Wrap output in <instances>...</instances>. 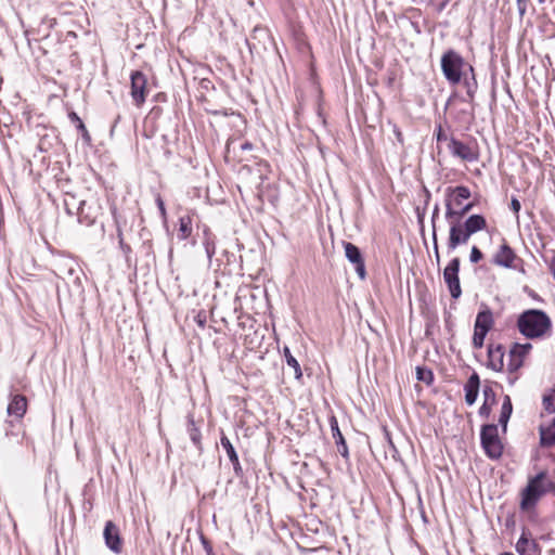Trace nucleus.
Here are the masks:
<instances>
[{
	"mask_svg": "<svg viewBox=\"0 0 555 555\" xmlns=\"http://www.w3.org/2000/svg\"><path fill=\"white\" fill-rule=\"evenodd\" d=\"M517 328L526 338H541L551 331L552 321L544 311L528 309L519 314Z\"/></svg>",
	"mask_w": 555,
	"mask_h": 555,
	"instance_id": "f257e3e1",
	"label": "nucleus"
},
{
	"mask_svg": "<svg viewBox=\"0 0 555 555\" xmlns=\"http://www.w3.org/2000/svg\"><path fill=\"white\" fill-rule=\"evenodd\" d=\"M470 197L468 188L460 185L454 189H448V198L446 201V218L452 220L460 219L465 216L472 208L473 204L464 205V201Z\"/></svg>",
	"mask_w": 555,
	"mask_h": 555,
	"instance_id": "f03ea898",
	"label": "nucleus"
},
{
	"mask_svg": "<svg viewBox=\"0 0 555 555\" xmlns=\"http://www.w3.org/2000/svg\"><path fill=\"white\" fill-rule=\"evenodd\" d=\"M466 67L473 72V67L465 63L464 59L454 50H448L443 53L441 57V69L450 83H459Z\"/></svg>",
	"mask_w": 555,
	"mask_h": 555,
	"instance_id": "7ed1b4c3",
	"label": "nucleus"
},
{
	"mask_svg": "<svg viewBox=\"0 0 555 555\" xmlns=\"http://www.w3.org/2000/svg\"><path fill=\"white\" fill-rule=\"evenodd\" d=\"M546 474L539 473L528 481L527 487L521 491L520 509L524 512L532 509L543 494L547 492L545 483Z\"/></svg>",
	"mask_w": 555,
	"mask_h": 555,
	"instance_id": "20e7f679",
	"label": "nucleus"
},
{
	"mask_svg": "<svg viewBox=\"0 0 555 555\" xmlns=\"http://www.w3.org/2000/svg\"><path fill=\"white\" fill-rule=\"evenodd\" d=\"M481 446L486 454L491 459H499L503 453V444L494 424L485 425L480 433Z\"/></svg>",
	"mask_w": 555,
	"mask_h": 555,
	"instance_id": "39448f33",
	"label": "nucleus"
},
{
	"mask_svg": "<svg viewBox=\"0 0 555 555\" xmlns=\"http://www.w3.org/2000/svg\"><path fill=\"white\" fill-rule=\"evenodd\" d=\"M460 259L453 258L443 270V280L448 286L452 298L457 299L462 295V288L459 278Z\"/></svg>",
	"mask_w": 555,
	"mask_h": 555,
	"instance_id": "423d86ee",
	"label": "nucleus"
},
{
	"mask_svg": "<svg viewBox=\"0 0 555 555\" xmlns=\"http://www.w3.org/2000/svg\"><path fill=\"white\" fill-rule=\"evenodd\" d=\"M448 150L452 156L460 158L463 162L473 163L478 159V152L474 146L457 140L454 137L450 138L448 142Z\"/></svg>",
	"mask_w": 555,
	"mask_h": 555,
	"instance_id": "0eeeda50",
	"label": "nucleus"
},
{
	"mask_svg": "<svg viewBox=\"0 0 555 555\" xmlns=\"http://www.w3.org/2000/svg\"><path fill=\"white\" fill-rule=\"evenodd\" d=\"M531 349L532 345L530 343L513 344L508 352L507 371L509 373L517 372L524 365V361Z\"/></svg>",
	"mask_w": 555,
	"mask_h": 555,
	"instance_id": "6e6552de",
	"label": "nucleus"
},
{
	"mask_svg": "<svg viewBox=\"0 0 555 555\" xmlns=\"http://www.w3.org/2000/svg\"><path fill=\"white\" fill-rule=\"evenodd\" d=\"M131 79V98L137 106H141L145 102L147 93V79L146 76L135 70L130 76Z\"/></svg>",
	"mask_w": 555,
	"mask_h": 555,
	"instance_id": "1a4fd4ad",
	"label": "nucleus"
},
{
	"mask_svg": "<svg viewBox=\"0 0 555 555\" xmlns=\"http://www.w3.org/2000/svg\"><path fill=\"white\" fill-rule=\"evenodd\" d=\"M472 235L473 234L469 231L467 232V229L460 221H451L448 248L454 250L457 246L466 244Z\"/></svg>",
	"mask_w": 555,
	"mask_h": 555,
	"instance_id": "9d476101",
	"label": "nucleus"
},
{
	"mask_svg": "<svg viewBox=\"0 0 555 555\" xmlns=\"http://www.w3.org/2000/svg\"><path fill=\"white\" fill-rule=\"evenodd\" d=\"M104 540L106 546L114 553L120 554L122 551V542L118 527L111 520L106 521L104 531Z\"/></svg>",
	"mask_w": 555,
	"mask_h": 555,
	"instance_id": "9b49d317",
	"label": "nucleus"
},
{
	"mask_svg": "<svg viewBox=\"0 0 555 555\" xmlns=\"http://www.w3.org/2000/svg\"><path fill=\"white\" fill-rule=\"evenodd\" d=\"M518 260L514 250L506 243L501 245L493 257V263L504 268H516L515 262Z\"/></svg>",
	"mask_w": 555,
	"mask_h": 555,
	"instance_id": "f8f14e48",
	"label": "nucleus"
},
{
	"mask_svg": "<svg viewBox=\"0 0 555 555\" xmlns=\"http://www.w3.org/2000/svg\"><path fill=\"white\" fill-rule=\"evenodd\" d=\"M27 411V399L23 395H14L8 404L7 413L16 420L23 418Z\"/></svg>",
	"mask_w": 555,
	"mask_h": 555,
	"instance_id": "ddd939ff",
	"label": "nucleus"
},
{
	"mask_svg": "<svg viewBox=\"0 0 555 555\" xmlns=\"http://www.w3.org/2000/svg\"><path fill=\"white\" fill-rule=\"evenodd\" d=\"M488 366L500 372L504 367V349L501 345L488 346Z\"/></svg>",
	"mask_w": 555,
	"mask_h": 555,
	"instance_id": "4468645a",
	"label": "nucleus"
},
{
	"mask_svg": "<svg viewBox=\"0 0 555 555\" xmlns=\"http://www.w3.org/2000/svg\"><path fill=\"white\" fill-rule=\"evenodd\" d=\"M480 379L477 373H473L464 386L465 402L473 405L478 397Z\"/></svg>",
	"mask_w": 555,
	"mask_h": 555,
	"instance_id": "2eb2a0df",
	"label": "nucleus"
},
{
	"mask_svg": "<svg viewBox=\"0 0 555 555\" xmlns=\"http://www.w3.org/2000/svg\"><path fill=\"white\" fill-rule=\"evenodd\" d=\"M494 320L490 309L486 308L478 312L474 328L479 331L489 332L493 326Z\"/></svg>",
	"mask_w": 555,
	"mask_h": 555,
	"instance_id": "dca6fc26",
	"label": "nucleus"
},
{
	"mask_svg": "<svg viewBox=\"0 0 555 555\" xmlns=\"http://www.w3.org/2000/svg\"><path fill=\"white\" fill-rule=\"evenodd\" d=\"M516 551L519 555H538L535 543L527 537L525 531L516 543Z\"/></svg>",
	"mask_w": 555,
	"mask_h": 555,
	"instance_id": "f3484780",
	"label": "nucleus"
},
{
	"mask_svg": "<svg viewBox=\"0 0 555 555\" xmlns=\"http://www.w3.org/2000/svg\"><path fill=\"white\" fill-rule=\"evenodd\" d=\"M540 443L542 447L555 444V417L547 426L540 427Z\"/></svg>",
	"mask_w": 555,
	"mask_h": 555,
	"instance_id": "a211bd4d",
	"label": "nucleus"
},
{
	"mask_svg": "<svg viewBox=\"0 0 555 555\" xmlns=\"http://www.w3.org/2000/svg\"><path fill=\"white\" fill-rule=\"evenodd\" d=\"M462 224L467 229V232L475 234L486 229L487 221L481 215H472Z\"/></svg>",
	"mask_w": 555,
	"mask_h": 555,
	"instance_id": "6ab92c4d",
	"label": "nucleus"
},
{
	"mask_svg": "<svg viewBox=\"0 0 555 555\" xmlns=\"http://www.w3.org/2000/svg\"><path fill=\"white\" fill-rule=\"evenodd\" d=\"M284 357L287 363V366L293 370L294 376L296 379H300L302 376L301 367L296 358L291 353V350L288 347H284L283 349Z\"/></svg>",
	"mask_w": 555,
	"mask_h": 555,
	"instance_id": "aec40b11",
	"label": "nucleus"
},
{
	"mask_svg": "<svg viewBox=\"0 0 555 555\" xmlns=\"http://www.w3.org/2000/svg\"><path fill=\"white\" fill-rule=\"evenodd\" d=\"M344 247H345V255L351 263L356 264V263H360L361 261H363L361 251L356 245H353L352 243L346 242V243H344Z\"/></svg>",
	"mask_w": 555,
	"mask_h": 555,
	"instance_id": "412c9836",
	"label": "nucleus"
},
{
	"mask_svg": "<svg viewBox=\"0 0 555 555\" xmlns=\"http://www.w3.org/2000/svg\"><path fill=\"white\" fill-rule=\"evenodd\" d=\"M513 411L512 402L508 396L505 397L504 402L501 408V414L499 418V424L503 427V429H506L507 422L511 417Z\"/></svg>",
	"mask_w": 555,
	"mask_h": 555,
	"instance_id": "4be33fe9",
	"label": "nucleus"
},
{
	"mask_svg": "<svg viewBox=\"0 0 555 555\" xmlns=\"http://www.w3.org/2000/svg\"><path fill=\"white\" fill-rule=\"evenodd\" d=\"M192 233L191 218L181 217L179 219L178 238L183 241L186 240Z\"/></svg>",
	"mask_w": 555,
	"mask_h": 555,
	"instance_id": "5701e85b",
	"label": "nucleus"
},
{
	"mask_svg": "<svg viewBox=\"0 0 555 555\" xmlns=\"http://www.w3.org/2000/svg\"><path fill=\"white\" fill-rule=\"evenodd\" d=\"M220 442H221L222 448L225 450L227 455H228L229 460L231 461V463L236 464V459L238 456H237V453H236L233 444L231 443L230 439L227 436L222 435Z\"/></svg>",
	"mask_w": 555,
	"mask_h": 555,
	"instance_id": "b1692460",
	"label": "nucleus"
},
{
	"mask_svg": "<svg viewBox=\"0 0 555 555\" xmlns=\"http://www.w3.org/2000/svg\"><path fill=\"white\" fill-rule=\"evenodd\" d=\"M416 378L429 385L434 380V374L429 369L417 366Z\"/></svg>",
	"mask_w": 555,
	"mask_h": 555,
	"instance_id": "393cba45",
	"label": "nucleus"
},
{
	"mask_svg": "<svg viewBox=\"0 0 555 555\" xmlns=\"http://www.w3.org/2000/svg\"><path fill=\"white\" fill-rule=\"evenodd\" d=\"M543 405L547 412H555V389L543 396Z\"/></svg>",
	"mask_w": 555,
	"mask_h": 555,
	"instance_id": "a878e982",
	"label": "nucleus"
},
{
	"mask_svg": "<svg viewBox=\"0 0 555 555\" xmlns=\"http://www.w3.org/2000/svg\"><path fill=\"white\" fill-rule=\"evenodd\" d=\"M189 435H190V439L192 440V442L198 449H201V438H202V435H201L199 429L195 427V424H194L193 421H191L190 425H189Z\"/></svg>",
	"mask_w": 555,
	"mask_h": 555,
	"instance_id": "bb28decb",
	"label": "nucleus"
},
{
	"mask_svg": "<svg viewBox=\"0 0 555 555\" xmlns=\"http://www.w3.org/2000/svg\"><path fill=\"white\" fill-rule=\"evenodd\" d=\"M487 334H488V332H485V331L482 332V331L474 328V335H473L474 348H476V349L482 348Z\"/></svg>",
	"mask_w": 555,
	"mask_h": 555,
	"instance_id": "cd10ccee",
	"label": "nucleus"
},
{
	"mask_svg": "<svg viewBox=\"0 0 555 555\" xmlns=\"http://www.w3.org/2000/svg\"><path fill=\"white\" fill-rule=\"evenodd\" d=\"M331 430L336 444H339L340 441L345 440L339 430L338 423L335 417L331 418Z\"/></svg>",
	"mask_w": 555,
	"mask_h": 555,
	"instance_id": "c85d7f7f",
	"label": "nucleus"
},
{
	"mask_svg": "<svg viewBox=\"0 0 555 555\" xmlns=\"http://www.w3.org/2000/svg\"><path fill=\"white\" fill-rule=\"evenodd\" d=\"M204 246H205V250H206L207 257L209 259H211L212 256L216 253L215 242L209 236H207L205 238Z\"/></svg>",
	"mask_w": 555,
	"mask_h": 555,
	"instance_id": "c756f323",
	"label": "nucleus"
},
{
	"mask_svg": "<svg viewBox=\"0 0 555 555\" xmlns=\"http://www.w3.org/2000/svg\"><path fill=\"white\" fill-rule=\"evenodd\" d=\"M435 135H436V139H437V142L440 143V142H449V137L448 134L446 133V131L442 129L441 125H439L435 131Z\"/></svg>",
	"mask_w": 555,
	"mask_h": 555,
	"instance_id": "7c9ffc66",
	"label": "nucleus"
},
{
	"mask_svg": "<svg viewBox=\"0 0 555 555\" xmlns=\"http://www.w3.org/2000/svg\"><path fill=\"white\" fill-rule=\"evenodd\" d=\"M483 255L481 253V250L477 247V246H473L472 247V250H470V261L474 262V263H477L478 261H480L482 259Z\"/></svg>",
	"mask_w": 555,
	"mask_h": 555,
	"instance_id": "2f4dec72",
	"label": "nucleus"
},
{
	"mask_svg": "<svg viewBox=\"0 0 555 555\" xmlns=\"http://www.w3.org/2000/svg\"><path fill=\"white\" fill-rule=\"evenodd\" d=\"M509 207L513 210V212L516 215V219L518 220V218H519L518 214L521 208L520 202L516 197H513L511 201Z\"/></svg>",
	"mask_w": 555,
	"mask_h": 555,
	"instance_id": "473e14b6",
	"label": "nucleus"
},
{
	"mask_svg": "<svg viewBox=\"0 0 555 555\" xmlns=\"http://www.w3.org/2000/svg\"><path fill=\"white\" fill-rule=\"evenodd\" d=\"M77 128L81 132L83 140L87 142H90V140H91L90 134H89L85 124L82 122V120H79V125H77Z\"/></svg>",
	"mask_w": 555,
	"mask_h": 555,
	"instance_id": "72a5a7b5",
	"label": "nucleus"
},
{
	"mask_svg": "<svg viewBox=\"0 0 555 555\" xmlns=\"http://www.w3.org/2000/svg\"><path fill=\"white\" fill-rule=\"evenodd\" d=\"M529 0H517V10L519 15L522 17L527 11Z\"/></svg>",
	"mask_w": 555,
	"mask_h": 555,
	"instance_id": "f704fd0d",
	"label": "nucleus"
},
{
	"mask_svg": "<svg viewBox=\"0 0 555 555\" xmlns=\"http://www.w3.org/2000/svg\"><path fill=\"white\" fill-rule=\"evenodd\" d=\"M156 204H157V207L159 209L162 217L165 219L166 218V208H165L164 201L162 199L160 196L156 197Z\"/></svg>",
	"mask_w": 555,
	"mask_h": 555,
	"instance_id": "c9c22d12",
	"label": "nucleus"
},
{
	"mask_svg": "<svg viewBox=\"0 0 555 555\" xmlns=\"http://www.w3.org/2000/svg\"><path fill=\"white\" fill-rule=\"evenodd\" d=\"M356 271L357 273L359 274V276L361 279H364L365 278V266H364V260L361 261L360 263H356Z\"/></svg>",
	"mask_w": 555,
	"mask_h": 555,
	"instance_id": "e433bc0d",
	"label": "nucleus"
},
{
	"mask_svg": "<svg viewBox=\"0 0 555 555\" xmlns=\"http://www.w3.org/2000/svg\"><path fill=\"white\" fill-rule=\"evenodd\" d=\"M337 448L341 456L346 457L348 455V448L345 440L340 441Z\"/></svg>",
	"mask_w": 555,
	"mask_h": 555,
	"instance_id": "4c0bfd02",
	"label": "nucleus"
},
{
	"mask_svg": "<svg viewBox=\"0 0 555 555\" xmlns=\"http://www.w3.org/2000/svg\"><path fill=\"white\" fill-rule=\"evenodd\" d=\"M479 414H480V416H485V417L489 416V414H490V408H489V405L487 404V402H486V401H485V403L480 406V409H479Z\"/></svg>",
	"mask_w": 555,
	"mask_h": 555,
	"instance_id": "58836bf2",
	"label": "nucleus"
},
{
	"mask_svg": "<svg viewBox=\"0 0 555 555\" xmlns=\"http://www.w3.org/2000/svg\"><path fill=\"white\" fill-rule=\"evenodd\" d=\"M433 238H434V250H435L436 259H437V261H439L440 255H439V248H438V243H437V235H436V231L435 230H434V233H433Z\"/></svg>",
	"mask_w": 555,
	"mask_h": 555,
	"instance_id": "ea45409f",
	"label": "nucleus"
},
{
	"mask_svg": "<svg viewBox=\"0 0 555 555\" xmlns=\"http://www.w3.org/2000/svg\"><path fill=\"white\" fill-rule=\"evenodd\" d=\"M233 468L237 476L242 474V466L240 464L238 457L236 459V464H233Z\"/></svg>",
	"mask_w": 555,
	"mask_h": 555,
	"instance_id": "a19ab883",
	"label": "nucleus"
},
{
	"mask_svg": "<svg viewBox=\"0 0 555 555\" xmlns=\"http://www.w3.org/2000/svg\"><path fill=\"white\" fill-rule=\"evenodd\" d=\"M550 270L553 274V278L555 280V255L552 257L551 261H550Z\"/></svg>",
	"mask_w": 555,
	"mask_h": 555,
	"instance_id": "79ce46f5",
	"label": "nucleus"
},
{
	"mask_svg": "<svg viewBox=\"0 0 555 555\" xmlns=\"http://www.w3.org/2000/svg\"><path fill=\"white\" fill-rule=\"evenodd\" d=\"M483 395H485V397H486V401L488 400V398H489L490 396H492V397L494 396V395H493V391H492V389H491L490 387H485V388H483Z\"/></svg>",
	"mask_w": 555,
	"mask_h": 555,
	"instance_id": "37998d69",
	"label": "nucleus"
},
{
	"mask_svg": "<svg viewBox=\"0 0 555 555\" xmlns=\"http://www.w3.org/2000/svg\"><path fill=\"white\" fill-rule=\"evenodd\" d=\"M69 118L72 119V121L77 122V125H79V120H81L74 112L69 114Z\"/></svg>",
	"mask_w": 555,
	"mask_h": 555,
	"instance_id": "c03bdc74",
	"label": "nucleus"
},
{
	"mask_svg": "<svg viewBox=\"0 0 555 555\" xmlns=\"http://www.w3.org/2000/svg\"><path fill=\"white\" fill-rule=\"evenodd\" d=\"M119 120H120V116L118 115V116L116 117V119H115V121H114V124H113L112 128H111V135L114 133L115 128H116V126H117V122H118Z\"/></svg>",
	"mask_w": 555,
	"mask_h": 555,
	"instance_id": "a18cd8bd",
	"label": "nucleus"
},
{
	"mask_svg": "<svg viewBox=\"0 0 555 555\" xmlns=\"http://www.w3.org/2000/svg\"><path fill=\"white\" fill-rule=\"evenodd\" d=\"M467 95L473 99L474 98V90L472 89V87L469 86V83L467 82Z\"/></svg>",
	"mask_w": 555,
	"mask_h": 555,
	"instance_id": "49530a36",
	"label": "nucleus"
},
{
	"mask_svg": "<svg viewBox=\"0 0 555 555\" xmlns=\"http://www.w3.org/2000/svg\"><path fill=\"white\" fill-rule=\"evenodd\" d=\"M395 133H396V138L398 139V141L402 142L403 141L402 133L398 129L395 130Z\"/></svg>",
	"mask_w": 555,
	"mask_h": 555,
	"instance_id": "de8ad7c7",
	"label": "nucleus"
},
{
	"mask_svg": "<svg viewBox=\"0 0 555 555\" xmlns=\"http://www.w3.org/2000/svg\"><path fill=\"white\" fill-rule=\"evenodd\" d=\"M438 214H439V207H438V206H436V207L434 208V211H433V222H435V219H436V217L438 216Z\"/></svg>",
	"mask_w": 555,
	"mask_h": 555,
	"instance_id": "09e8293b",
	"label": "nucleus"
},
{
	"mask_svg": "<svg viewBox=\"0 0 555 555\" xmlns=\"http://www.w3.org/2000/svg\"><path fill=\"white\" fill-rule=\"evenodd\" d=\"M241 147H242V150H251L253 145L250 143L246 142V143L242 144Z\"/></svg>",
	"mask_w": 555,
	"mask_h": 555,
	"instance_id": "8fccbe9b",
	"label": "nucleus"
},
{
	"mask_svg": "<svg viewBox=\"0 0 555 555\" xmlns=\"http://www.w3.org/2000/svg\"><path fill=\"white\" fill-rule=\"evenodd\" d=\"M74 273H75V269H73V268H68L67 269V274L68 275H73Z\"/></svg>",
	"mask_w": 555,
	"mask_h": 555,
	"instance_id": "3c124183",
	"label": "nucleus"
},
{
	"mask_svg": "<svg viewBox=\"0 0 555 555\" xmlns=\"http://www.w3.org/2000/svg\"><path fill=\"white\" fill-rule=\"evenodd\" d=\"M501 555H513L512 553H502Z\"/></svg>",
	"mask_w": 555,
	"mask_h": 555,
	"instance_id": "603ef678",
	"label": "nucleus"
},
{
	"mask_svg": "<svg viewBox=\"0 0 555 555\" xmlns=\"http://www.w3.org/2000/svg\"><path fill=\"white\" fill-rule=\"evenodd\" d=\"M543 1H544V0H539V2H541V3H542Z\"/></svg>",
	"mask_w": 555,
	"mask_h": 555,
	"instance_id": "864d4df0",
	"label": "nucleus"
}]
</instances>
